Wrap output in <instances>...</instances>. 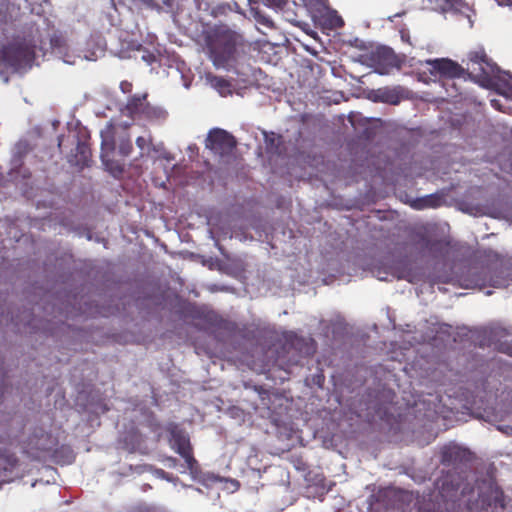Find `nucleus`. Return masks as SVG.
<instances>
[{"label": "nucleus", "mask_w": 512, "mask_h": 512, "mask_svg": "<svg viewBox=\"0 0 512 512\" xmlns=\"http://www.w3.org/2000/svg\"><path fill=\"white\" fill-rule=\"evenodd\" d=\"M468 57L470 71H465L458 63L450 60V78H469L484 88L496 90L506 99H512V75L501 71L481 47L471 51Z\"/></svg>", "instance_id": "nucleus-1"}, {"label": "nucleus", "mask_w": 512, "mask_h": 512, "mask_svg": "<svg viewBox=\"0 0 512 512\" xmlns=\"http://www.w3.org/2000/svg\"><path fill=\"white\" fill-rule=\"evenodd\" d=\"M479 267H473L469 274L459 280L464 288L485 287L505 288L512 285V260L499 253L485 249L477 254Z\"/></svg>", "instance_id": "nucleus-2"}, {"label": "nucleus", "mask_w": 512, "mask_h": 512, "mask_svg": "<svg viewBox=\"0 0 512 512\" xmlns=\"http://www.w3.org/2000/svg\"><path fill=\"white\" fill-rule=\"evenodd\" d=\"M203 49L216 68H225L237 60L242 36L225 24L208 27L202 32Z\"/></svg>", "instance_id": "nucleus-3"}, {"label": "nucleus", "mask_w": 512, "mask_h": 512, "mask_svg": "<svg viewBox=\"0 0 512 512\" xmlns=\"http://www.w3.org/2000/svg\"><path fill=\"white\" fill-rule=\"evenodd\" d=\"M34 59V48L25 43H10L0 50V65L16 71L22 68H30Z\"/></svg>", "instance_id": "nucleus-4"}, {"label": "nucleus", "mask_w": 512, "mask_h": 512, "mask_svg": "<svg viewBox=\"0 0 512 512\" xmlns=\"http://www.w3.org/2000/svg\"><path fill=\"white\" fill-rule=\"evenodd\" d=\"M478 498L475 502L469 498L467 500V507L470 512H474L478 509H493L504 508L503 494L499 490L496 484L492 481H483L477 486Z\"/></svg>", "instance_id": "nucleus-5"}, {"label": "nucleus", "mask_w": 512, "mask_h": 512, "mask_svg": "<svg viewBox=\"0 0 512 512\" xmlns=\"http://www.w3.org/2000/svg\"><path fill=\"white\" fill-rule=\"evenodd\" d=\"M236 145L235 137L221 128L211 129L205 140V147L219 157L230 155Z\"/></svg>", "instance_id": "nucleus-6"}, {"label": "nucleus", "mask_w": 512, "mask_h": 512, "mask_svg": "<svg viewBox=\"0 0 512 512\" xmlns=\"http://www.w3.org/2000/svg\"><path fill=\"white\" fill-rule=\"evenodd\" d=\"M406 97L407 90L400 85L380 87L369 93V99L373 102L389 105H398Z\"/></svg>", "instance_id": "nucleus-7"}, {"label": "nucleus", "mask_w": 512, "mask_h": 512, "mask_svg": "<svg viewBox=\"0 0 512 512\" xmlns=\"http://www.w3.org/2000/svg\"><path fill=\"white\" fill-rule=\"evenodd\" d=\"M450 15L454 22L459 24L460 29H471L473 27V9L465 0H450Z\"/></svg>", "instance_id": "nucleus-8"}, {"label": "nucleus", "mask_w": 512, "mask_h": 512, "mask_svg": "<svg viewBox=\"0 0 512 512\" xmlns=\"http://www.w3.org/2000/svg\"><path fill=\"white\" fill-rule=\"evenodd\" d=\"M166 430L169 433V444L176 453L180 455L192 449L189 436L177 424L170 423Z\"/></svg>", "instance_id": "nucleus-9"}, {"label": "nucleus", "mask_w": 512, "mask_h": 512, "mask_svg": "<svg viewBox=\"0 0 512 512\" xmlns=\"http://www.w3.org/2000/svg\"><path fill=\"white\" fill-rule=\"evenodd\" d=\"M147 94L131 96L124 108V112L131 118H140L147 104Z\"/></svg>", "instance_id": "nucleus-10"}, {"label": "nucleus", "mask_w": 512, "mask_h": 512, "mask_svg": "<svg viewBox=\"0 0 512 512\" xmlns=\"http://www.w3.org/2000/svg\"><path fill=\"white\" fill-rule=\"evenodd\" d=\"M90 158L91 150L89 145L86 142L78 141L75 154L71 155L69 162L79 168H84L89 166Z\"/></svg>", "instance_id": "nucleus-11"}, {"label": "nucleus", "mask_w": 512, "mask_h": 512, "mask_svg": "<svg viewBox=\"0 0 512 512\" xmlns=\"http://www.w3.org/2000/svg\"><path fill=\"white\" fill-rule=\"evenodd\" d=\"M426 65L434 81L448 78V58L427 60Z\"/></svg>", "instance_id": "nucleus-12"}, {"label": "nucleus", "mask_w": 512, "mask_h": 512, "mask_svg": "<svg viewBox=\"0 0 512 512\" xmlns=\"http://www.w3.org/2000/svg\"><path fill=\"white\" fill-rule=\"evenodd\" d=\"M207 80L209 84L220 93V95L226 96L232 93V85L229 80L215 75H208Z\"/></svg>", "instance_id": "nucleus-13"}, {"label": "nucleus", "mask_w": 512, "mask_h": 512, "mask_svg": "<svg viewBox=\"0 0 512 512\" xmlns=\"http://www.w3.org/2000/svg\"><path fill=\"white\" fill-rule=\"evenodd\" d=\"M450 463L453 462H459V463H466L468 462L472 454L469 450L466 448L461 447L460 445L456 443L450 442Z\"/></svg>", "instance_id": "nucleus-14"}, {"label": "nucleus", "mask_w": 512, "mask_h": 512, "mask_svg": "<svg viewBox=\"0 0 512 512\" xmlns=\"http://www.w3.org/2000/svg\"><path fill=\"white\" fill-rule=\"evenodd\" d=\"M440 205H442V197L436 194H431L422 198H418L412 203V207L418 210L425 208H436L439 207Z\"/></svg>", "instance_id": "nucleus-15"}, {"label": "nucleus", "mask_w": 512, "mask_h": 512, "mask_svg": "<svg viewBox=\"0 0 512 512\" xmlns=\"http://www.w3.org/2000/svg\"><path fill=\"white\" fill-rule=\"evenodd\" d=\"M167 117V112L158 106H152L149 102H147L146 107L140 118H144L150 121H162Z\"/></svg>", "instance_id": "nucleus-16"}, {"label": "nucleus", "mask_w": 512, "mask_h": 512, "mask_svg": "<svg viewBox=\"0 0 512 512\" xmlns=\"http://www.w3.org/2000/svg\"><path fill=\"white\" fill-rule=\"evenodd\" d=\"M102 162L105 166V168L114 176L119 177L124 172V166L123 164L114 161L106 159V155L104 153L101 154Z\"/></svg>", "instance_id": "nucleus-17"}, {"label": "nucleus", "mask_w": 512, "mask_h": 512, "mask_svg": "<svg viewBox=\"0 0 512 512\" xmlns=\"http://www.w3.org/2000/svg\"><path fill=\"white\" fill-rule=\"evenodd\" d=\"M266 149L269 153L278 154L279 147L281 145V136H275L273 133L271 136H265Z\"/></svg>", "instance_id": "nucleus-18"}, {"label": "nucleus", "mask_w": 512, "mask_h": 512, "mask_svg": "<svg viewBox=\"0 0 512 512\" xmlns=\"http://www.w3.org/2000/svg\"><path fill=\"white\" fill-rule=\"evenodd\" d=\"M180 456L185 460L189 470H191V471L196 470L198 463L193 456V449H190L184 453H181Z\"/></svg>", "instance_id": "nucleus-19"}, {"label": "nucleus", "mask_w": 512, "mask_h": 512, "mask_svg": "<svg viewBox=\"0 0 512 512\" xmlns=\"http://www.w3.org/2000/svg\"><path fill=\"white\" fill-rule=\"evenodd\" d=\"M255 20L258 24L263 25L266 28H269V29L275 28V24H274L273 20L269 16L262 14L261 12L255 13Z\"/></svg>", "instance_id": "nucleus-20"}, {"label": "nucleus", "mask_w": 512, "mask_h": 512, "mask_svg": "<svg viewBox=\"0 0 512 512\" xmlns=\"http://www.w3.org/2000/svg\"><path fill=\"white\" fill-rule=\"evenodd\" d=\"M119 153L126 157L129 156L133 150V145L131 140L127 137L125 139H122L119 143Z\"/></svg>", "instance_id": "nucleus-21"}, {"label": "nucleus", "mask_w": 512, "mask_h": 512, "mask_svg": "<svg viewBox=\"0 0 512 512\" xmlns=\"http://www.w3.org/2000/svg\"><path fill=\"white\" fill-rule=\"evenodd\" d=\"M459 210L473 216L481 215L482 209L478 206L459 205Z\"/></svg>", "instance_id": "nucleus-22"}, {"label": "nucleus", "mask_w": 512, "mask_h": 512, "mask_svg": "<svg viewBox=\"0 0 512 512\" xmlns=\"http://www.w3.org/2000/svg\"><path fill=\"white\" fill-rule=\"evenodd\" d=\"M263 2L268 7L282 9L286 5L287 0H263Z\"/></svg>", "instance_id": "nucleus-23"}, {"label": "nucleus", "mask_w": 512, "mask_h": 512, "mask_svg": "<svg viewBox=\"0 0 512 512\" xmlns=\"http://www.w3.org/2000/svg\"><path fill=\"white\" fill-rule=\"evenodd\" d=\"M141 4L146 6L147 8H150L152 10H161V6L157 3L156 0H139Z\"/></svg>", "instance_id": "nucleus-24"}, {"label": "nucleus", "mask_w": 512, "mask_h": 512, "mask_svg": "<svg viewBox=\"0 0 512 512\" xmlns=\"http://www.w3.org/2000/svg\"><path fill=\"white\" fill-rule=\"evenodd\" d=\"M105 148L112 151L115 148V143L113 138L108 139L102 134V150H104Z\"/></svg>", "instance_id": "nucleus-25"}, {"label": "nucleus", "mask_w": 512, "mask_h": 512, "mask_svg": "<svg viewBox=\"0 0 512 512\" xmlns=\"http://www.w3.org/2000/svg\"><path fill=\"white\" fill-rule=\"evenodd\" d=\"M132 87V83L127 80H124L120 83V89L124 94L131 93Z\"/></svg>", "instance_id": "nucleus-26"}, {"label": "nucleus", "mask_w": 512, "mask_h": 512, "mask_svg": "<svg viewBox=\"0 0 512 512\" xmlns=\"http://www.w3.org/2000/svg\"><path fill=\"white\" fill-rule=\"evenodd\" d=\"M398 279H405L411 283L414 282V277L412 276L411 272H403L401 275L398 276Z\"/></svg>", "instance_id": "nucleus-27"}, {"label": "nucleus", "mask_w": 512, "mask_h": 512, "mask_svg": "<svg viewBox=\"0 0 512 512\" xmlns=\"http://www.w3.org/2000/svg\"><path fill=\"white\" fill-rule=\"evenodd\" d=\"M136 145L141 149L143 150L146 145H147V141L144 137L140 136L136 139Z\"/></svg>", "instance_id": "nucleus-28"}, {"label": "nucleus", "mask_w": 512, "mask_h": 512, "mask_svg": "<svg viewBox=\"0 0 512 512\" xmlns=\"http://www.w3.org/2000/svg\"><path fill=\"white\" fill-rule=\"evenodd\" d=\"M131 437L135 438V443L137 445H139L140 443L143 442V438H142V435L139 433V432H135L131 435Z\"/></svg>", "instance_id": "nucleus-29"}, {"label": "nucleus", "mask_w": 512, "mask_h": 512, "mask_svg": "<svg viewBox=\"0 0 512 512\" xmlns=\"http://www.w3.org/2000/svg\"><path fill=\"white\" fill-rule=\"evenodd\" d=\"M441 457H442V462L443 463L448 460V447L447 446H444L442 448V450H441Z\"/></svg>", "instance_id": "nucleus-30"}, {"label": "nucleus", "mask_w": 512, "mask_h": 512, "mask_svg": "<svg viewBox=\"0 0 512 512\" xmlns=\"http://www.w3.org/2000/svg\"><path fill=\"white\" fill-rule=\"evenodd\" d=\"M495 1L500 6L512 5V0H495Z\"/></svg>", "instance_id": "nucleus-31"}, {"label": "nucleus", "mask_w": 512, "mask_h": 512, "mask_svg": "<svg viewBox=\"0 0 512 512\" xmlns=\"http://www.w3.org/2000/svg\"><path fill=\"white\" fill-rule=\"evenodd\" d=\"M498 429L506 434H511L512 432V427H504V426H499Z\"/></svg>", "instance_id": "nucleus-32"}, {"label": "nucleus", "mask_w": 512, "mask_h": 512, "mask_svg": "<svg viewBox=\"0 0 512 512\" xmlns=\"http://www.w3.org/2000/svg\"><path fill=\"white\" fill-rule=\"evenodd\" d=\"M491 105L495 107L496 109H501V106L499 105V101L496 99H491Z\"/></svg>", "instance_id": "nucleus-33"}, {"label": "nucleus", "mask_w": 512, "mask_h": 512, "mask_svg": "<svg viewBox=\"0 0 512 512\" xmlns=\"http://www.w3.org/2000/svg\"><path fill=\"white\" fill-rule=\"evenodd\" d=\"M466 493H467V486L465 485L461 488V494L463 497H465Z\"/></svg>", "instance_id": "nucleus-34"}, {"label": "nucleus", "mask_w": 512, "mask_h": 512, "mask_svg": "<svg viewBox=\"0 0 512 512\" xmlns=\"http://www.w3.org/2000/svg\"><path fill=\"white\" fill-rule=\"evenodd\" d=\"M452 486H453V485H452V481L450 480V494H449L450 499H451V498H452V496H453V495H452V490H454V488H453Z\"/></svg>", "instance_id": "nucleus-35"}, {"label": "nucleus", "mask_w": 512, "mask_h": 512, "mask_svg": "<svg viewBox=\"0 0 512 512\" xmlns=\"http://www.w3.org/2000/svg\"><path fill=\"white\" fill-rule=\"evenodd\" d=\"M505 352L508 353L509 355H512V347L507 348Z\"/></svg>", "instance_id": "nucleus-36"}, {"label": "nucleus", "mask_w": 512, "mask_h": 512, "mask_svg": "<svg viewBox=\"0 0 512 512\" xmlns=\"http://www.w3.org/2000/svg\"><path fill=\"white\" fill-rule=\"evenodd\" d=\"M138 512H151L150 509L139 510Z\"/></svg>", "instance_id": "nucleus-37"}, {"label": "nucleus", "mask_w": 512, "mask_h": 512, "mask_svg": "<svg viewBox=\"0 0 512 512\" xmlns=\"http://www.w3.org/2000/svg\"><path fill=\"white\" fill-rule=\"evenodd\" d=\"M485 294H486V295H491V294H492V291L487 290V291L485 292Z\"/></svg>", "instance_id": "nucleus-38"}, {"label": "nucleus", "mask_w": 512, "mask_h": 512, "mask_svg": "<svg viewBox=\"0 0 512 512\" xmlns=\"http://www.w3.org/2000/svg\"><path fill=\"white\" fill-rule=\"evenodd\" d=\"M449 245H450V250L452 249V241L450 240L449 242Z\"/></svg>", "instance_id": "nucleus-39"}]
</instances>
